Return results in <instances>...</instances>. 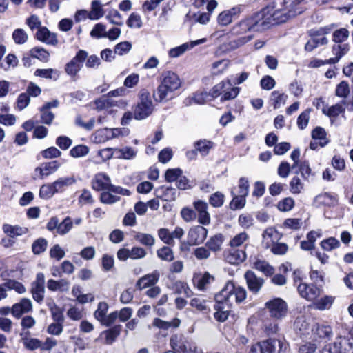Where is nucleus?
<instances>
[{
	"mask_svg": "<svg viewBox=\"0 0 353 353\" xmlns=\"http://www.w3.org/2000/svg\"><path fill=\"white\" fill-rule=\"evenodd\" d=\"M265 24L263 15L258 12L243 18L230 30L231 35L237 37L231 42L232 46L238 48L249 43L254 39V35L247 33L262 32L264 30Z\"/></svg>",
	"mask_w": 353,
	"mask_h": 353,
	"instance_id": "1",
	"label": "nucleus"
},
{
	"mask_svg": "<svg viewBox=\"0 0 353 353\" xmlns=\"http://www.w3.org/2000/svg\"><path fill=\"white\" fill-rule=\"evenodd\" d=\"M181 80L175 72L167 71L163 73L160 84L154 92L157 102H167L175 97V93L181 87Z\"/></svg>",
	"mask_w": 353,
	"mask_h": 353,
	"instance_id": "2",
	"label": "nucleus"
},
{
	"mask_svg": "<svg viewBox=\"0 0 353 353\" xmlns=\"http://www.w3.org/2000/svg\"><path fill=\"white\" fill-rule=\"evenodd\" d=\"M247 296L245 288L236 286L232 281H228L223 288L215 295L220 303L221 301L232 307L234 303L243 302Z\"/></svg>",
	"mask_w": 353,
	"mask_h": 353,
	"instance_id": "3",
	"label": "nucleus"
},
{
	"mask_svg": "<svg viewBox=\"0 0 353 353\" xmlns=\"http://www.w3.org/2000/svg\"><path fill=\"white\" fill-rule=\"evenodd\" d=\"M75 183L76 179L74 176L59 177L51 183L41 185L39 190V196L43 199H49L55 194L63 192Z\"/></svg>",
	"mask_w": 353,
	"mask_h": 353,
	"instance_id": "4",
	"label": "nucleus"
},
{
	"mask_svg": "<svg viewBox=\"0 0 353 353\" xmlns=\"http://www.w3.org/2000/svg\"><path fill=\"white\" fill-rule=\"evenodd\" d=\"M294 11L288 10L282 4L281 8L274 9L272 8H265L262 9L259 14L263 15V21L265 22L264 30L274 23H284L290 17H293Z\"/></svg>",
	"mask_w": 353,
	"mask_h": 353,
	"instance_id": "5",
	"label": "nucleus"
},
{
	"mask_svg": "<svg viewBox=\"0 0 353 353\" xmlns=\"http://www.w3.org/2000/svg\"><path fill=\"white\" fill-rule=\"evenodd\" d=\"M139 101L134 106L135 110V119L143 120L150 117L154 110V105L150 98V94L145 90L139 93Z\"/></svg>",
	"mask_w": 353,
	"mask_h": 353,
	"instance_id": "6",
	"label": "nucleus"
},
{
	"mask_svg": "<svg viewBox=\"0 0 353 353\" xmlns=\"http://www.w3.org/2000/svg\"><path fill=\"white\" fill-rule=\"evenodd\" d=\"M239 92V88L232 87L230 80H224L216 84L210 91L209 95L212 99H215L222 94L221 100L222 101L233 99L237 97Z\"/></svg>",
	"mask_w": 353,
	"mask_h": 353,
	"instance_id": "7",
	"label": "nucleus"
},
{
	"mask_svg": "<svg viewBox=\"0 0 353 353\" xmlns=\"http://www.w3.org/2000/svg\"><path fill=\"white\" fill-rule=\"evenodd\" d=\"M265 307L270 316L276 320L285 318L288 313V304L281 298H274L267 301Z\"/></svg>",
	"mask_w": 353,
	"mask_h": 353,
	"instance_id": "8",
	"label": "nucleus"
},
{
	"mask_svg": "<svg viewBox=\"0 0 353 353\" xmlns=\"http://www.w3.org/2000/svg\"><path fill=\"white\" fill-rule=\"evenodd\" d=\"M353 347V339L345 337H337L333 343L327 344L321 350V353H350Z\"/></svg>",
	"mask_w": 353,
	"mask_h": 353,
	"instance_id": "9",
	"label": "nucleus"
},
{
	"mask_svg": "<svg viewBox=\"0 0 353 353\" xmlns=\"http://www.w3.org/2000/svg\"><path fill=\"white\" fill-rule=\"evenodd\" d=\"M331 30L330 27L321 28L315 31L311 38L305 43L304 49L307 52H312L314 49L328 43V39L325 34H328Z\"/></svg>",
	"mask_w": 353,
	"mask_h": 353,
	"instance_id": "10",
	"label": "nucleus"
},
{
	"mask_svg": "<svg viewBox=\"0 0 353 353\" xmlns=\"http://www.w3.org/2000/svg\"><path fill=\"white\" fill-rule=\"evenodd\" d=\"M241 12L240 6H234L230 9L221 12L217 17V24L221 27H225L231 24L234 19L238 18Z\"/></svg>",
	"mask_w": 353,
	"mask_h": 353,
	"instance_id": "11",
	"label": "nucleus"
},
{
	"mask_svg": "<svg viewBox=\"0 0 353 353\" xmlns=\"http://www.w3.org/2000/svg\"><path fill=\"white\" fill-rule=\"evenodd\" d=\"M88 57L84 50H79L76 56L65 65V72L70 77H75L83 66V63Z\"/></svg>",
	"mask_w": 353,
	"mask_h": 353,
	"instance_id": "12",
	"label": "nucleus"
},
{
	"mask_svg": "<svg viewBox=\"0 0 353 353\" xmlns=\"http://www.w3.org/2000/svg\"><path fill=\"white\" fill-rule=\"evenodd\" d=\"M261 343L265 353H285L288 348V344L284 339H270Z\"/></svg>",
	"mask_w": 353,
	"mask_h": 353,
	"instance_id": "13",
	"label": "nucleus"
},
{
	"mask_svg": "<svg viewBox=\"0 0 353 353\" xmlns=\"http://www.w3.org/2000/svg\"><path fill=\"white\" fill-rule=\"evenodd\" d=\"M297 290L302 298L308 301H314L321 294V290L313 284L300 283L297 286Z\"/></svg>",
	"mask_w": 353,
	"mask_h": 353,
	"instance_id": "14",
	"label": "nucleus"
},
{
	"mask_svg": "<svg viewBox=\"0 0 353 353\" xmlns=\"http://www.w3.org/2000/svg\"><path fill=\"white\" fill-rule=\"evenodd\" d=\"M206 39L203 38L195 41L184 43L179 46L171 48L168 51V56L170 58H178L184 54L187 51L190 50L197 45L204 43Z\"/></svg>",
	"mask_w": 353,
	"mask_h": 353,
	"instance_id": "15",
	"label": "nucleus"
},
{
	"mask_svg": "<svg viewBox=\"0 0 353 353\" xmlns=\"http://www.w3.org/2000/svg\"><path fill=\"white\" fill-rule=\"evenodd\" d=\"M45 276L41 272L37 274L36 280L32 283V297L37 302H41L44 298L45 292Z\"/></svg>",
	"mask_w": 353,
	"mask_h": 353,
	"instance_id": "16",
	"label": "nucleus"
},
{
	"mask_svg": "<svg viewBox=\"0 0 353 353\" xmlns=\"http://www.w3.org/2000/svg\"><path fill=\"white\" fill-rule=\"evenodd\" d=\"M112 185L110 176L103 172L96 174L92 180V188L97 191L111 190Z\"/></svg>",
	"mask_w": 353,
	"mask_h": 353,
	"instance_id": "17",
	"label": "nucleus"
},
{
	"mask_svg": "<svg viewBox=\"0 0 353 353\" xmlns=\"http://www.w3.org/2000/svg\"><path fill=\"white\" fill-rule=\"evenodd\" d=\"M170 343L176 350L181 353H203L202 347L194 341H185L177 344L172 339Z\"/></svg>",
	"mask_w": 353,
	"mask_h": 353,
	"instance_id": "18",
	"label": "nucleus"
},
{
	"mask_svg": "<svg viewBox=\"0 0 353 353\" xmlns=\"http://www.w3.org/2000/svg\"><path fill=\"white\" fill-rule=\"evenodd\" d=\"M208 230L203 226H195L191 228L188 234V240L190 244L197 245L202 243L206 239Z\"/></svg>",
	"mask_w": 353,
	"mask_h": 353,
	"instance_id": "19",
	"label": "nucleus"
},
{
	"mask_svg": "<svg viewBox=\"0 0 353 353\" xmlns=\"http://www.w3.org/2000/svg\"><path fill=\"white\" fill-rule=\"evenodd\" d=\"M193 205L197 212L196 217L198 218V221L204 225L210 224V216L208 212V203L198 200L194 202Z\"/></svg>",
	"mask_w": 353,
	"mask_h": 353,
	"instance_id": "20",
	"label": "nucleus"
},
{
	"mask_svg": "<svg viewBox=\"0 0 353 353\" xmlns=\"http://www.w3.org/2000/svg\"><path fill=\"white\" fill-rule=\"evenodd\" d=\"M61 164L57 161L41 164L34 170V174L37 177L43 179L54 172H55L60 168Z\"/></svg>",
	"mask_w": 353,
	"mask_h": 353,
	"instance_id": "21",
	"label": "nucleus"
},
{
	"mask_svg": "<svg viewBox=\"0 0 353 353\" xmlns=\"http://www.w3.org/2000/svg\"><path fill=\"white\" fill-rule=\"evenodd\" d=\"M244 277L246 280L247 285L250 291L254 294L258 293L263 285V279L256 276V275L252 271H247Z\"/></svg>",
	"mask_w": 353,
	"mask_h": 353,
	"instance_id": "22",
	"label": "nucleus"
},
{
	"mask_svg": "<svg viewBox=\"0 0 353 353\" xmlns=\"http://www.w3.org/2000/svg\"><path fill=\"white\" fill-rule=\"evenodd\" d=\"M32 309V304L30 299L23 298L12 305L11 307V314L13 316L19 319L22 314L29 312Z\"/></svg>",
	"mask_w": 353,
	"mask_h": 353,
	"instance_id": "23",
	"label": "nucleus"
},
{
	"mask_svg": "<svg viewBox=\"0 0 353 353\" xmlns=\"http://www.w3.org/2000/svg\"><path fill=\"white\" fill-rule=\"evenodd\" d=\"M159 272L157 270L141 277L136 283V287L139 290L155 285L159 279Z\"/></svg>",
	"mask_w": 353,
	"mask_h": 353,
	"instance_id": "24",
	"label": "nucleus"
},
{
	"mask_svg": "<svg viewBox=\"0 0 353 353\" xmlns=\"http://www.w3.org/2000/svg\"><path fill=\"white\" fill-rule=\"evenodd\" d=\"M214 299L215 304L214 307L216 312L214 314V316L216 321L224 322L228 319L232 307L223 301L220 303L216 297H214Z\"/></svg>",
	"mask_w": 353,
	"mask_h": 353,
	"instance_id": "25",
	"label": "nucleus"
},
{
	"mask_svg": "<svg viewBox=\"0 0 353 353\" xmlns=\"http://www.w3.org/2000/svg\"><path fill=\"white\" fill-rule=\"evenodd\" d=\"M36 38L46 44L55 46L58 43L57 34L51 32L46 27L42 26L37 30Z\"/></svg>",
	"mask_w": 353,
	"mask_h": 353,
	"instance_id": "26",
	"label": "nucleus"
},
{
	"mask_svg": "<svg viewBox=\"0 0 353 353\" xmlns=\"http://www.w3.org/2000/svg\"><path fill=\"white\" fill-rule=\"evenodd\" d=\"M281 237V234L272 227L265 229L262 234V243L265 248H269Z\"/></svg>",
	"mask_w": 353,
	"mask_h": 353,
	"instance_id": "27",
	"label": "nucleus"
},
{
	"mask_svg": "<svg viewBox=\"0 0 353 353\" xmlns=\"http://www.w3.org/2000/svg\"><path fill=\"white\" fill-rule=\"evenodd\" d=\"M114 149L112 148H105L97 151L94 155H92L88 160L96 165L101 164L111 159L114 154Z\"/></svg>",
	"mask_w": 353,
	"mask_h": 353,
	"instance_id": "28",
	"label": "nucleus"
},
{
	"mask_svg": "<svg viewBox=\"0 0 353 353\" xmlns=\"http://www.w3.org/2000/svg\"><path fill=\"white\" fill-rule=\"evenodd\" d=\"M348 51L349 45L347 43H334L332 48L333 57L328 59V62L331 64L337 63Z\"/></svg>",
	"mask_w": 353,
	"mask_h": 353,
	"instance_id": "29",
	"label": "nucleus"
},
{
	"mask_svg": "<svg viewBox=\"0 0 353 353\" xmlns=\"http://www.w3.org/2000/svg\"><path fill=\"white\" fill-rule=\"evenodd\" d=\"M111 128H104L96 130L92 135L91 139L95 143H104L112 139Z\"/></svg>",
	"mask_w": 353,
	"mask_h": 353,
	"instance_id": "30",
	"label": "nucleus"
},
{
	"mask_svg": "<svg viewBox=\"0 0 353 353\" xmlns=\"http://www.w3.org/2000/svg\"><path fill=\"white\" fill-rule=\"evenodd\" d=\"M294 329L300 336L309 334L310 326L307 318L303 315L298 316L294 323Z\"/></svg>",
	"mask_w": 353,
	"mask_h": 353,
	"instance_id": "31",
	"label": "nucleus"
},
{
	"mask_svg": "<svg viewBox=\"0 0 353 353\" xmlns=\"http://www.w3.org/2000/svg\"><path fill=\"white\" fill-rule=\"evenodd\" d=\"M3 232L11 238H15L22 236L28 233V230L27 228L21 227L19 225H12L10 224L5 223L2 226Z\"/></svg>",
	"mask_w": 353,
	"mask_h": 353,
	"instance_id": "32",
	"label": "nucleus"
},
{
	"mask_svg": "<svg viewBox=\"0 0 353 353\" xmlns=\"http://www.w3.org/2000/svg\"><path fill=\"white\" fill-rule=\"evenodd\" d=\"M181 324V320L174 318L170 321H165L159 318H155L152 322V325L160 330H168L170 328H177Z\"/></svg>",
	"mask_w": 353,
	"mask_h": 353,
	"instance_id": "33",
	"label": "nucleus"
},
{
	"mask_svg": "<svg viewBox=\"0 0 353 353\" xmlns=\"http://www.w3.org/2000/svg\"><path fill=\"white\" fill-rule=\"evenodd\" d=\"M156 193L165 201H174L178 195L177 190L174 188L165 186L156 190Z\"/></svg>",
	"mask_w": 353,
	"mask_h": 353,
	"instance_id": "34",
	"label": "nucleus"
},
{
	"mask_svg": "<svg viewBox=\"0 0 353 353\" xmlns=\"http://www.w3.org/2000/svg\"><path fill=\"white\" fill-rule=\"evenodd\" d=\"M210 95L209 93H208L205 91L199 90L196 92H194L192 97L187 99V104L188 105H192V104H197V105H203L206 103V101L208 100Z\"/></svg>",
	"mask_w": 353,
	"mask_h": 353,
	"instance_id": "35",
	"label": "nucleus"
},
{
	"mask_svg": "<svg viewBox=\"0 0 353 353\" xmlns=\"http://www.w3.org/2000/svg\"><path fill=\"white\" fill-rule=\"evenodd\" d=\"M246 259L245 252L242 250L232 249L227 255L226 259L231 264H239Z\"/></svg>",
	"mask_w": 353,
	"mask_h": 353,
	"instance_id": "36",
	"label": "nucleus"
},
{
	"mask_svg": "<svg viewBox=\"0 0 353 353\" xmlns=\"http://www.w3.org/2000/svg\"><path fill=\"white\" fill-rule=\"evenodd\" d=\"M70 283L66 279L55 281L50 279L47 282V288L50 291H67L69 290Z\"/></svg>",
	"mask_w": 353,
	"mask_h": 353,
	"instance_id": "37",
	"label": "nucleus"
},
{
	"mask_svg": "<svg viewBox=\"0 0 353 353\" xmlns=\"http://www.w3.org/2000/svg\"><path fill=\"white\" fill-rule=\"evenodd\" d=\"M223 241V235L221 234H217L210 237L207 241L205 245L209 250L216 252L221 250Z\"/></svg>",
	"mask_w": 353,
	"mask_h": 353,
	"instance_id": "38",
	"label": "nucleus"
},
{
	"mask_svg": "<svg viewBox=\"0 0 353 353\" xmlns=\"http://www.w3.org/2000/svg\"><path fill=\"white\" fill-rule=\"evenodd\" d=\"M312 138L314 140H318L319 141V146L321 148L325 146L330 142L329 139L327 137L326 131L321 127H316L312 131Z\"/></svg>",
	"mask_w": 353,
	"mask_h": 353,
	"instance_id": "39",
	"label": "nucleus"
},
{
	"mask_svg": "<svg viewBox=\"0 0 353 353\" xmlns=\"http://www.w3.org/2000/svg\"><path fill=\"white\" fill-rule=\"evenodd\" d=\"M214 281V277L208 272L194 279L195 285L199 290H205Z\"/></svg>",
	"mask_w": 353,
	"mask_h": 353,
	"instance_id": "40",
	"label": "nucleus"
},
{
	"mask_svg": "<svg viewBox=\"0 0 353 353\" xmlns=\"http://www.w3.org/2000/svg\"><path fill=\"white\" fill-rule=\"evenodd\" d=\"M334 301V297L332 296H324L314 302V307L319 310H329Z\"/></svg>",
	"mask_w": 353,
	"mask_h": 353,
	"instance_id": "41",
	"label": "nucleus"
},
{
	"mask_svg": "<svg viewBox=\"0 0 353 353\" xmlns=\"http://www.w3.org/2000/svg\"><path fill=\"white\" fill-rule=\"evenodd\" d=\"M312 331L320 338H330L333 334L331 326L325 324L316 323Z\"/></svg>",
	"mask_w": 353,
	"mask_h": 353,
	"instance_id": "42",
	"label": "nucleus"
},
{
	"mask_svg": "<svg viewBox=\"0 0 353 353\" xmlns=\"http://www.w3.org/2000/svg\"><path fill=\"white\" fill-rule=\"evenodd\" d=\"M121 326L116 325L113 327L103 332L100 336H105V343L112 344L121 333Z\"/></svg>",
	"mask_w": 353,
	"mask_h": 353,
	"instance_id": "43",
	"label": "nucleus"
},
{
	"mask_svg": "<svg viewBox=\"0 0 353 353\" xmlns=\"http://www.w3.org/2000/svg\"><path fill=\"white\" fill-rule=\"evenodd\" d=\"M350 36L347 29L341 28L334 30L332 33V40L334 43H345Z\"/></svg>",
	"mask_w": 353,
	"mask_h": 353,
	"instance_id": "44",
	"label": "nucleus"
},
{
	"mask_svg": "<svg viewBox=\"0 0 353 353\" xmlns=\"http://www.w3.org/2000/svg\"><path fill=\"white\" fill-rule=\"evenodd\" d=\"M134 238L137 241L145 246L152 247L155 243L154 237L150 234L138 232Z\"/></svg>",
	"mask_w": 353,
	"mask_h": 353,
	"instance_id": "45",
	"label": "nucleus"
},
{
	"mask_svg": "<svg viewBox=\"0 0 353 353\" xmlns=\"http://www.w3.org/2000/svg\"><path fill=\"white\" fill-rule=\"evenodd\" d=\"M90 19L98 20L103 16V11L99 1L94 0L92 2L91 10L89 11Z\"/></svg>",
	"mask_w": 353,
	"mask_h": 353,
	"instance_id": "46",
	"label": "nucleus"
},
{
	"mask_svg": "<svg viewBox=\"0 0 353 353\" xmlns=\"http://www.w3.org/2000/svg\"><path fill=\"white\" fill-rule=\"evenodd\" d=\"M209 301L202 297H194L191 299L190 305L200 312L209 311Z\"/></svg>",
	"mask_w": 353,
	"mask_h": 353,
	"instance_id": "47",
	"label": "nucleus"
},
{
	"mask_svg": "<svg viewBox=\"0 0 353 353\" xmlns=\"http://www.w3.org/2000/svg\"><path fill=\"white\" fill-rule=\"evenodd\" d=\"M288 96L284 93H281L279 91H273L271 93V101L274 109L279 108L281 105H284Z\"/></svg>",
	"mask_w": 353,
	"mask_h": 353,
	"instance_id": "48",
	"label": "nucleus"
},
{
	"mask_svg": "<svg viewBox=\"0 0 353 353\" xmlns=\"http://www.w3.org/2000/svg\"><path fill=\"white\" fill-rule=\"evenodd\" d=\"M254 268L263 272L267 276H270L274 273V268L267 261L257 260L254 263Z\"/></svg>",
	"mask_w": 353,
	"mask_h": 353,
	"instance_id": "49",
	"label": "nucleus"
},
{
	"mask_svg": "<svg viewBox=\"0 0 353 353\" xmlns=\"http://www.w3.org/2000/svg\"><path fill=\"white\" fill-rule=\"evenodd\" d=\"M344 111V108L341 104L337 103L332 106L324 107L322 112L329 117H336Z\"/></svg>",
	"mask_w": 353,
	"mask_h": 353,
	"instance_id": "50",
	"label": "nucleus"
},
{
	"mask_svg": "<svg viewBox=\"0 0 353 353\" xmlns=\"http://www.w3.org/2000/svg\"><path fill=\"white\" fill-rule=\"evenodd\" d=\"M114 151L118 154L119 158L130 160L134 158L137 155V151L131 147H124L121 149H114Z\"/></svg>",
	"mask_w": 353,
	"mask_h": 353,
	"instance_id": "51",
	"label": "nucleus"
},
{
	"mask_svg": "<svg viewBox=\"0 0 353 353\" xmlns=\"http://www.w3.org/2000/svg\"><path fill=\"white\" fill-rule=\"evenodd\" d=\"M34 75L45 79L56 80L59 77V72L52 68L37 69L34 72Z\"/></svg>",
	"mask_w": 353,
	"mask_h": 353,
	"instance_id": "52",
	"label": "nucleus"
},
{
	"mask_svg": "<svg viewBox=\"0 0 353 353\" xmlns=\"http://www.w3.org/2000/svg\"><path fill=\"white\" fill-rule=\"evenodd\" d=\"M334 197L330 194L325 192L317 195L314 199V203L316 206L330 205L334 202Z\"/></svg>",
	"mask_w": 353,
	"mask_h": 353,
	"instance_id": "53",
	"label": "nucleus"
},
{
	"mask_svg": "<svg viewBox=\"0 0 353 353\" xmlns=\"http://www.w3.org/2000/svg\"><path fill=\"white\" fill-rule=\"evenodd\" d=\"M212 147L213 143L207 140H201L195 143L196 150L199 151L203 157L208 155Z\"/></svg>",
	"mask_w": 353,
	"mask_h": 353,
	"instance_id": "54",
	"label": "nucleus"
},
{
	"mask_svg": "<svg viewBox=\"0 0 353 353\" xmlns=\"http://www.w3.org/2000/svg\"><path fill=\"white\" fill-rule=\"evenodd\" d=\"M321 248L325 251H332L340 246V242L334 237H330L320 243Z\"/></svg>",
	"mask_w": 353,
	"mask_h": 353,
	"instance_id": "55",
	"label": "nucleus"
},
{
	"mask_svg": "<svg viewBox=\"0 0 353 353\" xmlns=\"http://www.w3.org/2000/svg\"><path fill=\"white\" fill-rule=\"evenodd\" d=\"M54 321H64V316L62 310L54 302L48 304Z\"/></svg>",
	"mask_w": 353,
	"mask_h": 353,
	"instance_id": "56",
	"label": "nucleus"
},
{
	"mask_svg": "<svg viewBox=\"0 0 353 353\" xmlns=\"http://www.w3.org/2000/svg\"><path fill=\"white\" fill-rule=\"evenodd\" d=\"M304 188V184L301 181V179L295 176L290 182V191L293 194H300Z\"/></svg>",
	"mask_w": 353,
	"mask_h": 353,
	"instance_id": "57",
	"label": "nucleus"
},
{
	"mask_svg": "<svg viewBox=\"0 0 353 353\" xmlns=\"http://www.w3.org/2000/svg\"><path fill=\"white\" fill-rule=\"evenodd\" d=\"M90 148L85 145H78L70 150V154L74 158H81L88 154Z\"/></svg>",
	"mask_w": 353,
	"mask_h": 353,
	"instance_id": "58",
	"label": "nucleus"
},
{
	"mask_svg": "<svg viewBox=\"0 0 353 353\" xmlns=\"http://www.w3.org/2000/svg\"><path fill=\"white\" fill-rule=\"evenodd\" d=\"M303 0H283V6L289 11H294L293 17L300 14L302 10L299 5Z\"/></svg>",
	"mask_w": 353,
	"mask_h": 353,
	"instance_id": "59",
	"label": "nucleus"
},
{
	"mask_svg": "<svg viewBox=\"0 0 353 353\" xmlns=\"http://www.w3.org/2000/svg\"><path fill=\"white\" fill-rule=\"evenodd\" d=\"M109 306L105 302H100L98 304L97 309L94 313V316L97 320L102 323L107 315Z\"/></svg>",
	"mask_w": 353,
	"mask_h": 353,
	"instance_id": "60",
	"label": "nucleus"
},
{
	"mask_svg": "<svg viewBox=\"0 0 353 353\" xmlns=\"http://www.w3.org/2000/svg\"><path fill=\"white\" fill-rule=\"evenodd\" d=\"M157 254L160 259L165 261H172L174 259L173 251L167 246L159 249L157 251Z\"/></svg>",
	"mask_w": 353,
	"mask_h": 353,
	"instance_id": "61",
	"label": "nucleus"
},
{
	"mask_svg": "<svg viewBox=\"0 0 353 353\" xmlns=\"http://www.w3.org/2000/svg\"><path fill=\"white\" fill-rule=\"evenodd\" d=\"M106 26L103 23L96 24L90 32V36L93 38H106Z\"/></svg>",
	"mask_w": 353,
	"mask_h": 353,
	"instance_id": "62",
	"label": "nucleus"
},
{
	"mask_svg": "<svg viewBox=\"0 0 353 353\" xmlns=\"http://www.w3.org/2000/svg\"><path fill=\"white\" fill-rule=\"evenodd\" d=\"M132 49V43L129 41H123L114 46V52L119 56L128 54Z\"/></svg>",
	"mask_w": 353,
	"mask_h": 353,
	"instance_id": "63",
	"label": "nucleus"
},
{
	"mask_svg": "<svg viewBox=\"0 0 353 353\" xmlns=\"http://www.w3.org/2000/svg\"><path fill=\"white\" fill-rule=\"evenodd\" d=\"M30 53L32 57L37 58L43 62H47L49 60V53L43 48H34Z\"/></svg>",
	"mask_w": 353,
	"mask_h": 353,
	"instance_id": "64",
	"label": "nucleus"
}]
</instances>
